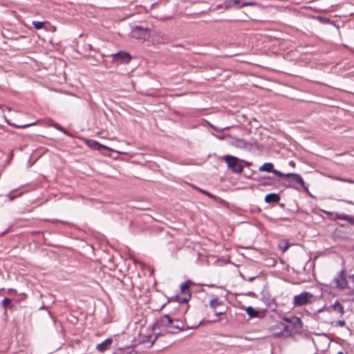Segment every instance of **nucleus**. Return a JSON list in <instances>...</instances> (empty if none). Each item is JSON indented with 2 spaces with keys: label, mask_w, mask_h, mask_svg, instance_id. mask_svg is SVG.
<instances>
[{
  "label": "nucleus",
  "mask_w": 354,
  "mask_h": 354,
  "mask_svg": "<svg viewBox=\"0 0 354 354\" xmlns=\"http://www.w3.org/2000/svg\"><path fill=\"white\" fill-rule=\"evenodd\" d=\"M315 296L308 292H302L301 293L295 295L292 304L295 307H300L306 306L313 303Z\"/></svg>",
  "instance_id": "nucleus-1"
},
{
  "label": "nucleus",
  "mask_w": 354,
  "mask_h": 354,
  "mask_svg": "<svg viewBox=\"0 0 354 354\" xmlns=\"http://www.w3.org/2000/svg\"><path fill=\"white\" fill-rule=\"evenodd\" d=\"M224 160L227 163L229 168H230L234 173H241L243 171V167L240 162V160L235 156L227 155L224 156Z\"/></svg>",
  "instance_id": "nucleus-2"
},
{
  "label": "nucleus",
  "mask_w": 354,
  "mask_h": 354,
  "mask_svg": "<svg viewBox=\"0 0 354 354\" xmlns=\"http://www.w3.org/2000/svg\"><path fill=\"white\" fill-rule=\"evenodd\" d=\"M162 325H169L174 327L176 330L169 331V333H176L177 330H183L184 328L183 323L180 320H173L168 315H165L160 318Z\"/></svg>",
  "instance_id": "nucleus-3"
},
{
  "label": "nucleus",
  "mask_w": 354,
  "mask_h": 354,
  "mask_svg": "<svg viewBox=\"0 0 354 354\" xmlns=\"http://www.w3.org/2000/svg\"><path fill=\"white\" fill-rule=\"evenodd\" d=\"M336 287L339 289L344 290L348 287V277H346V273L345 270H342L334 279Z\"/></svg>",
  "instance_id": "nucleus-4"
},
{
  "label": "nucleus",
  "mask_w": 354,
  "mask_h": 354,
  "mask_svg": "<svg viewBox=\"0 0 354 354\" xmlns=\"http://www.w3.org/2000/svg\"><path fill=\"white\" fill-rule=\"evenodd\" d=\"M148 30L140 26L135 27L131 31L132 37L145 39L148 36Z\"/></svg>",
  "instance_id": "nucleus-5"
},
{
  "label": "nucleus",
  "mask_w": 354,
  "mask_h": 354,
  "mask_svg": "<svg viewBox=\"0 0 354 354\" xmlns=\"http://www.w3.org/2000/svg\"><path fill=\"white\" fill-rule=\"evenodd\" d=\"M113 339L111 338H108L100 344H98L96 346V349L100 352H104L111 347Z\"/></svg>",
  "instance_id": "nucleus-6"
},
{
  "label": "nucleus",
  "mask_w": 354,
  "mask_h": 354,
  "mask_svg": "<svg viewBox=\"0 0 354 354\" xmlns=\"http://www.w3.org/2000/svg\"><path fill=\"white\" fill-rule=\"evenodd\" d=\"M283 320L287 323L292 324L297 328H301L302 326V322L301 319L296 316H292L290 317H284Z\"/></svg>",
  "instance_id": "nucleus-7"
},
{
  "label": "nucleus",
  "mask_w": 354,
  "mask_h": 354,
  "mask_svg": "<svg viewBox=\"0 0 354 354\" xmlns=\"http://www.w3.org/2000/svg\"><path fill=\"white\" fill-rule=\"evenodd\" d=\"M113 56L115 57V60H120L122 62L124 63H128L131 60V56L129 55V54L124 52H119L116 54H114Z\"/></svg>",
  "instance_id": "nucleus-8"
},
{
  "label": "nucleus",
  "mask_w": 354,
  "mask_h": 354,
  "mask_svg": "<svg viewBox=\"0 0 354 354\" xmlns=\"http://www.w3.org/2000/svg\"><path fill=\"white\" fill-rule=\"evenodd\" d=\"M180 290L181 292L187 295V298H184L183 299V301L186 302L189 300L190 298V294H189V282L186 281L180 285Z\"/></svg>",
  "instance_id": "nucleus-9"
},
{
  "label": "nucleus",
  "mask_w": 354,
  "mask_h": 354,
  "mask_svg": "<svg viewBox=\"0 0 354 354\" xmlns=\"http://www.w3.org/2000/svg\"><path fill=\"white\" fill-rule=\"evenodd\" d=\"M335 217L340 220H344L349 222L351 225H354V216H351L345 214L337 213Z\"/></svg>",
  "instance_id": "nucleus-10"
},
{
  "label": "nucleus",
  "mask_w": 354,
  "mask_h": 354,
  "mask_svg": "<svg viewBox=\"0 0 354 354\" xmlns=\"http://www.w3.org/2000/svg\"><path fill=\"white\" fill-rule=\"evenodd\" d=\"M280 200V197L278 194L274 193L268 194L265 197V201L266 203H277Z\"/></svg>",
  "instance_id": "nucleus-11"
},
{
  "label": "nucleus",
  "mask_w": 354,
  "mask_h": 354,
  "mask_svg": "<svg viewBox=\"0 0 354 354\" xmlns=\"http://www.w3.org/2000/svg\"><path fill=\"white\" fill-rule=\"evenodd\" d=\"M348 281L352 283L351 286H348V288L350 289V292L348 295L350 296L349 300L354 302V274L348 276Z\"/></svg>",
  "instance_id": "nucleus-12"
},
{
  "label": "nucleus",
  "mask_w": 354,
  "mask_h": 354,
  "mask_svg": "<svg viewBox=\"0 0 354 354\" xmlns=\"http://www.w3.org/2000/svg\"><path fill=\"white\" fill-rule=\"evenodd\" d=\"M86 145L91 149L100 150L101 148H106L104 145L100 144L97 141L88 140L86 142Z\"/></svg>",
  "instance_id": "nucleus-13"
},
{
  "label": "nucleus",
  "mask_w": 354,
  "mask_h": 354,
  "mask_svg": "<svg viewBox=\"0 0 354 354\" xmlns=\"http://www.w3.org/2000/svg\"><path fill=\"white\" fill-rule=\"evenodd\" d=\"M333 308L335 311L339 313L340 317H342L344 314V307L338 301H336L334 303V304L333 305Z\"/></svg>",
  "instance_id": "nucleus-14"
},
{
  "label": "nucleus",
  "mask_w": 354,
  "mask_h": 354,
  "mask_svg": "<svg viewBox=\"0 0 354 354\" xmlns=\"http://www.w3.org/2000/svg\"><path fill=\"white\" fill-rule=\"evenodd\" d=\"M273 169V164L271 162H266L263 165H261L259 169L260 171L267 172H272Z\"/></svg>",
  "instance_id": "nucleus-15"
},
{
  "label": "nucleus",
  "mask_w": 354,
  "mask_h": 354,
  "mask_svg": "<svg viewBox=\"0 0 354 354\" xmlns=\"http://www.w3.org/2000/svg\"><path fill=\"white\" fill-rule=\"evenodd\" d=\"M246 313L250 316V317H257L259 315V313L255 310L252 306H248L246 308Z\"/></svg>",
  "instance_id": "nucleus-16"
},
{
  "label": "nucleus",
  "mask_w": 354,
  "mask_h": 354,
  "mask_svg": "<svg viewBox=\"0 0 354 354\" xmlns=\"http://www.w3.org/2000/svg\"><path fill=\"white\" fill-rule=\"evenodd\" d=\"M231 3H234V6H236L237 8H242L244 6L252 5V3H250V2L241 3V1L240 0H232V1Z\"/></svg>",
  "instance_id": "nucleus-17"
},
{
  "label": "nucleus",
  "mask_w": 354,
  "mask_h": 354,
  "mask_svg": "<svg viewBox=\"0 0 354 354\" xmlns=\"http://www.w3.org/2000/svg\"><path fill=\"white\" fill-rule=\"evenodd\" d=\"M220 305H221V302L218 301V299L217 298L212 299L209 301V306L212 308H216Z\"/></svg>",
  "instance_id": "nucleus-18"
},
{
  "label": "nucleus",
  "mask_w": 354,
  "mask_h": 354,
  "mask_svg": "<svg viewBox=\"0 0 354 354\" xmlns=\"http://www.w3.org/2000/svg\"><path fill=\"white\" fill-rule=\"evenodd\" d=\"M11 304H12V300L9 298L3 299L1 302V304H2L3 307H4V308L10 307L11 306Z\"/></svg>",
  "instance_id": "nucleus-19"
},
{
  "label": "nucleus",
  "mask_w": 354,
  "mask_h": 354,
  "mask_svg": "<svg viewBox=\"0 0 354 354\" xmlns=\"http://www.w3.org/2000/svg\"><path fill=\"white\" fill-rule=\"evenodd\" d=\"M32 24L36 29H41L44 26V21H33Z\"/></svg>",
  "instance_id": "nucleus-20"
},
{
  "label": "nucleus",
  "mask_w": 354,
  "mask_h": 354,
  "mask_svg": "<svg viewBox=\"0 0 354 354\" xmlns=\"http://www.w3.org/2000/svg\"><path fill=\"white\" fill-rule=\"evenodd\" d=\"M286 177H292L294 180L298 182V180H299L298 177H301V176L297 174L289 173V174H286Z\"/></svg>",
  "instance_id": "nucleus-21"
},
{
  "label": "nucleus",
  "mask_w": 354,
  "mask_h": 354,
  "mask_svg": "<svg viewBox=\"0 0 354 354\" xmlns=\"http://www.w3.org/2000/svg\"><path fill=\"white\" fill-rule=\"evenodd\" d=\"M35 124V122L30 123V124H14V126L19 129H24L30 126H32Z\"/></svg>",
  "instance_id": "nucleus-22"
},
{
  "label": "nucleus",
  "mask_w": 354,
  "mask_h": 354,
  "mask_svg": "<svg viewBox=\"0 0 354 354\" xmlns=\"http://www.w3.org/2000/svg\"><path fill=\"white\" fill-rule=\"evenodd\" d=\"M298 178H299L298 183L302 186V187L304 189L308 190V186L306 185L302 177H298Z\"/></svg>",
  "instance_id": "nucleus-23"
},
{
  "label": "nucleus",
  "mask_w": 354,
  "mask_h": 354,
  "mask_svg": "<svg viewBox=\"0 0 354 354\" xmlns=\"http://www.w3.org/2000/svg\"><path fill=\"white\" fill-rule=\"evenodd\" d=\"M272 173H274L275 175H277V176L279 177H281V178H286V175L285 174L278 171V170H276V169H273L272 171Z\"/></svg>",
  "instance_id": "nucleus-24"
},
{
  "label": "nucleus",
  "mask_w": 354,
  "mask_h": 354,
  "mask_svg": "<svg viewBox=\"0 0 354 354\" xmlns=\"http://www.w3.org/2000/svg\"><path fill=\"white\" fill-rule=\"evenodd\" d=\"M232 0H227L224 3V6L225 8H229L231 7H234V3H231Z\"/></svg>",
  "instance_id": "nucleus-25"
},
{
  "label": "nucleus",
  "mask_w": 354,
  "mask_h": 354,
  "mask_svg": "<svg viewBox=\"0 0 354 354\" xmlns=\"http://www.w3.org/2000/svg\"><path fill=\"white\" fill-rule=\"evenodd\" d=\"M53 127L54 128H55L56 129L64 133H66V132L65 131L63 127H62L61 126H59L58 124H53Z\"/></svg>",
  "instance_id": "nucleus-26"
},
{
  "label": "nucleus",
  "mask_w": 354,
  "mask_h": 354,
  "mask_svg": "<svg viewBox=\"0 0 354 354\" xmlns=\"http://www.w3.org/2000/svg\"><path fill=\"white\" fill-rule=\"evenodd\" d=\"M336 179L338 180L342 181V182H346V183H354V180H353L351 179L344 178H336Z\"/></svg>",
  "instance_id": "nucleus-27"
},
{
  "label": "nucleus",
  "mask_w": 354,
  "mask_h": 354,
  "mask_svg": "<svg viewBox=\"0 0 354 354\" xmlns=\"http://www.w3.org/2000/svg\"><path fill=\"white\" fill-rule=\"evenodd\" d=\"M337 325L340 326V327H343L346 325V322L344 320H339L337 322Z\"/></svg>",
  "instance_id": "nucleus-28"
},
{
  "label": "nucleus",
  "mask_w": 354,
  "mask_h": 354,
  "mask_svg": "<svg viewBox=\"0 0 354 354\" xmlns=\"http://www.w3.org/2000/svg\"><path fill=\"white\" fill-rule=\"evenodd\" d=\"M206 196H207L208 197H209L210 198H215L216 196L212 195V194H210L209 192H206L205 194Z\"/></svg>",
  "instance_id": "nucleus-29"
},
{
  "label": "nucleus",
  "mask_w": 354,
  "mask_h": 354,
  "mask_svg": "<svg viewBox=\"0 0 354 354\" xmlns=\"http://www.w3.org/2000/svg\"><path fill=\"white\" fill-rule=\"evenodd\" d=\"M195 189H197L198 191H199L200 192L203 193V194H205V193L207 192L204 189H202L196 187H195Z\"/></svg>",
  "instance_id": "nucleus-30"
},
{
  "label": "nucleus",
  "mask_w": 354,
  "mask_h": 354,
  "mask_svg": "<svg viewBox=\"0 0 354 354\" xmlns=\"http://www.w3.org/2000/svg\"><path fill=\"white\" fill-rule=\"evenodd\" d=\"M223 313H224L223 312H218V313H216V315H223Z\"/></svg>",
  "instance_id": "nucleus-31"
},
{
  "label": "nucleus",
  "mask_w": 354,
  "mask_h": 354,
  "mask_svg": "<svg viewBox=\"0 0 354 354\" xmlns=\"http://www.w3.org/2000/svg\"><path fill=\"white\" fill-rule=\"evenodd\" d=\"M288 246L285 247V248L283 250V251H286L288 249Z\"/></svg>",
  "instance_id": "nucleus-32"
},
{
  "label": "nucleus",
  "mask_w": 354,
  "mask_h": 354,
  "mask_svg": "<svg viewBox=\"0 0 354 354\" xmlns=\"http://www.w3.org/2000/svg\"><path fill=\"white\" fill-rule=\"evenodd\" d=\"M290 165H294V163L292 162H290Z\"/></svg>",
  "instance_id": "nucleus-33"
},
{
  "label": "nucleus",
  "mask_w": 354,
  "mask_h": 354,
  "mask_svg": "<svg viewBox=\"0 0 354 354\" xmlns=\"http://www.w3.org/2000/svg\"><path fill=\"white\" fill-rule=\"evenodd\" d=\"M337 354H344L342 352H339Z\"/></svg>",
  "instance_id": "nucleus-34"
}]
</instances>
